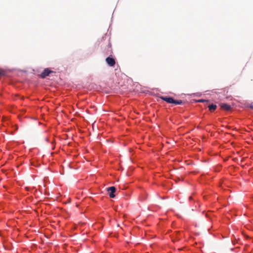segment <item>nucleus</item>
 Segmentation results:
<instances>
[{"label": "nucleus", "mask_w": 253, "mask_h": 253, "mask_svg": "<svg viewBox=\"0 0 253 253\" xmlns=\"http://www.w3.org/2000/svg\"><path fill=\"white\" fill-rule=\"evenodd\" d=\"M161 98L166 101L167 102L169 103H173L176 105H180L182 104L183 101L181 100H176L173 99V98L170 97H161Z\"/></svg>", "instance_id": "nucleus-1"}, {"label": "nucleus", "mask_w": 253, "mask_h": 253, "mask_svg": "<svg viewBox=\"0 0 253 253\" xmlns=\"http://www.w3.org/2000/svg\"><path fill=\"white\" fill-rule=\"evenodd\" d=\"M106 62L108 65L111 67L114 66L116 63L115 60L113 58L110 56L106 58Z\"/></svg>", "instance_id": "nucleus-2"}, {"label": "nucleus", "mask_w": 253, "mask_h": 253, "mask_svg": "<svg viewBox=\"0 0 253 253\" xmlns=\"http://www.w3.org/2000/svg\"><path fill=\"white\" fill-rule=\"evenodd\" d=\"M51 72H52V71H51L48 68H46L44 69V71L41 73V77L42 78H44L46 76H48L49 74Z\"/></svg>", "instance_id": "nucleus-3"}, {"label": "nucleus", "mask_w": 253, "mask_h": 253, "mask_svg": "<svg viewBox=\"0 0 253 253\" xmlns=\"http://www.w3.org/2000/svg\"><path fill=\"white\" fill-rule=\"evenodd\" d=\"M206 101H208L206 100H204V99H200V100H198L197 101V102H204Z\"/></svg>", "instance_id": "nucleus-8"}, {"label": "nucleus", "mask_w": 253, "mask_h": 253, "mask_svg": "<svg viewBox=\"0 0 253 253\" xmlns=\"http://www.w3.org/2000/svg\"><path fill=\"white\" fill-rule=\"evenodd\" d=\"M189 199L190 200H191L192 199V197L190 196V197H189Z\"/></svg>", "instance_id": "nucleus-10"}, {"label": "nucleus", "mask_w": 253, "mask_h": 253, "mask_svg": "<svg viewBox=\"0 0 253 253\" xmlns=\"http://www.w3.org/2000/svg\"><path fill=\"white\" fill-rule=\"evenodd\" d=\"M209 110L211 112H212L214 110L216 109L217 106L216 105H214V104H211V105H210L209 106Z\"/></svg>", "instance_id": "nucleus-6"}, {"label": "nucleus", "mask_w": 253, "mask_h": 253, "mask_svg": "<svg viewBox=\"0 0 253 253\" xmlns=\"http://www.w3.org/2000/svg\"><path fill=\"white\" fill-rule=\"evenodd\" d=\"M4 71L2 70L1 69H0V76H3L4 75Z\"/></svg>", "instance_id": "nucleus-7"}, {"label": "nucleus", "mask_w": 253, "mask_h": 253, "mask_svg": "<svg viewBox=\"0 0 253 253\" xmlns=\"http://www.w3.org/2000/svg\"><path fill=\"white\" fill-rule=\"evenodd\" d=\"M250 107L251 108L253 109V102L251 104Z\"/></svg>", "instance_id": "nucleus-9"}, {"label": "nucleus", "mask_w": 253, "mask_h": 253, "mask_svg": "<svg viewBox=\"0 0 253 253\" xmlns=\"http://www.w3.org/2000/svg\"><path fill=\"white\" fill-rule=\"evenodd\" d=\"M107 190L108 191H110L109 193V196L111 198H114L115 197V195L114 193L116 192V188L114 186L110 187L107 188Z\"/></svg>", "instance_id": "nucleus-4"}, {"label": "nucleus", "mask_w": 253, "mask_h": 253, "mask_svg": "<svg viewBox=\"0 0 253 253\" xmlns=\"http://www.w3.org/2000/svg\"><path fill=\"white\" fill-rule=\"evenodd\" d=\"M231 107L230 105H228L226 103H222V110H225L226 111H229L231 109Z\"/></svg>", "instance_id": "nucleus-5"}]
</instances>
